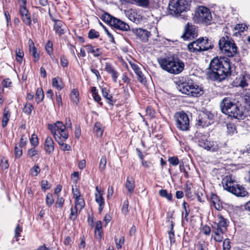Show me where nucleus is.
<instances>
[{"label":"nucleus","mask_w":250,"mask_h":250,"mask_svg":"<svg viewBox=\"0 0 250 250\" xmlns=\"http://www.w3.org/2000/svg\"><path fill=\"white\" fill-rule=\"evenodd\" d=\"M231 72L229 59L216 57L211 60L207 74L211 80L221 82L230 75Z\"/></svg>","instance_id":"1"},{"label":"nucleus","mask_w":250,"mask_h":250,"mask_svg":"<svg viewBox=\"0 0 250 250\" xmlns=\"http://www.w3.org/2000/svg\"><path fill=\"white\" fill-rule=\"evenodd\" d=\"M47 128L53 135L56 141L61 146L62 151L71 150V146L64 143L68 138V132L65 129L62 122L57 121L55 124H48Z\"/></svg>","instance_id":"2"},{"label":"nucleus","mask_w":250,"mask_h":250,"mask_svg":"<svg viewBox=\"0 0 250 250\" xmlns=\"http://www.w3.org/2000/svg\"><path fill=\"white\" fill-rule=\"evenodd\" d=\"M178 83L179 90L188 97L198 98L204 94L203 86L196 84L190 79L186 80L182 77Z\"/></svg>","instance_id":"3"},{"label":"nucleus","mask_w":250,"mask_h":250,"mask_svg":"<svg viewBox=\"0 0 250 250\" xmlns=\"http://www.w3.org/2000/svg\"><path fill=\"white\" fill-rule=\"evenodd\" d=\"M229 225V221L225 218L221 213H219L215 220L212 222L211 227L214 234L213 240L218 242L222 241L223 235L228 231Z\"/></svg>","instance_id":"4"},{"label":"nucleus","mask_w":250,"mask_h":250,"mask_svg":"<svg viewBox=\"0 0 250 250\" xmlns=\"http://www.w3.org/2000/svg\"><path fill=\"white\" fill-rule=\"evenodd\" d=\"M222 184L225 190L237 197H243L249 194L247 189L238 184L231 175H226L222 180Z\"/></svg>","instance_id":"5"},{"label":"nucleus","mask_w":250,"mask_h":250,"mask_svg":"<svg viewBox=\"0 0 250 250\" xmlns=\"http://www.w3.org/2000/svg\"><path fill=\"white\" fill-rule=\"evenodd\" d=\"M198 146L208 151L215 152L221 147V144L218 141L210 140L209 135L196 131L192 139Z\"/></svg>","instance_id":"6"},{"label":"nucleus","mask_w":250,"mask_h":250,"mask_svg":"<svg viewBox=\"0 0 250 250\" xmlns=\"http://www.w3.org/2000/svg\"><path fill=\"white\" fill-rule=\"evenodd\" d=\"M214 45L211 40L207 37H202L188 45V49L190 53L202 52L211 49Z\"/></svg>","instance_id":"7"},{"label":"nucleus","mask_w":250,"mask_h":250,"mask_svg":"<svg viewBox=\"0 0 250 250\" xmlns=\"http://www.w3.org/2000/svg\"><path fill=\"white\" fill-rule=\"evenodd\" d=\"M218 44L221 52L229 57H233L237 52V47L234 41L228 36L221 38Z\"/></svg>","instance_id":"8"},{"label":"nucleus","mask_w":250,"mask_h":250,"mask_svg":"<svg viewBox=\"0 0 250 250\" xmlns=\"http://www.w3.org/2000/svg\"><path fill=\"white\" fill-rule=\"evenodd\" d=\"M191 3V0H177L175 2L170 1L168 5L169 13L173 16H180L181 13L190 9Z\"/></svg>","instance_id":"9"},{"label":"nucleus","mask_w":250,"mask_h":250,"mask_svg":"<svg viewBox=\"0 0 250 250\" xmlns=\"http://www.w3.org/2000/svg\"><path fill=\"white\" fill-rule=\"evenodd\" d=\"M101 19L104 22L109 25L114 27L117 29L127 31L130 30V27L128 24L117 19L107 12H104L101 16Z\"/></svg>","instance_id":"10"},{"label":"nucleus","mask_w":250,"mask_h":250,"mask_svg":"<svg viewBox=\"0 0 250 250\" xmlns=\"http://www.w3.org/2000/svg\"><path fill=\"white\" fill-rule=\"evenodd\" d=\"M193 19L197 22L209 25L211 23L212 16L208 8L200 6L196 9Z\"/></svg>","instance_id":"11"},{"label":"nucleus","mask_w":250,"mask_h":250,"mask_svg":"<svg viewBox=\"0 0 250 250\" xmlns=\"http://www.w3.org/2000/svg\"><path fill=\"white\" fill-rule=\"evenodd\" d=\"M174 118L175 125L177 128L182 131H187L189 129V119L187 113L184 111L176 112Z\"/></svg>","instance_id":"12"},{"label":"nucleus","mask_w":250,"mask_h":250,"mask_svg":"<svg viewBox=\"0 0 250 250\" xmlns=\"http://www.w3.org/2000/svg\"><path fill=\"white\" fill-rule=\"evenodd\" d=\"M48 14L50 20L54 22L53 30L56 35L61 37L65 34L68 29L65 22L62 20L57 19L56 17L51 13L50 9H49Z\"/></svg>","instance_id":"13"},{"label":"nucleus","mask_w":250,"mask_h":250,"mask_svg":"<svg viewBox=\"0 0 250 250\" xmlns=\"http://www.w3.org/2000/svg\"><path fill=\"white\" fill-rule=\"evenodd\" d=\"M214 122V115L211 112L207 111L199 114L196 125L198 127H207L213 124Z\"/></svg>","instance_id":"14"},{"label":"nucleus","mask_w":250,"mask_h":250,"mask_svg":"<svg viewBox=\"0 0 250 250\" xmlns=\"http://www.w3.org/2000/svg\"><path fill=\"white\" fill-rule=\"evenodd\" d=\"M198 36V30L195 26L188 22L184 27V32L181 38L184 41H188L194 39Z\"/></svg>","instance_id":"15"},{"label":"nucleus","mask_w":250,"mask_h":250,"mask_svg":"<svg viewBox=\"0 0 250 250\" xmlns=\"http://www.w3.org/2000/svg\"><path fill=\"white\" fill-rule=\"evenodd\" d=\"M208 200L210 206L213 207L217 210L221 211L224 208V203L216 193L210 192L209 196H208Z\"/></svg>","instance_id":"16"},{"label":"nucleus","mask_w":250,"mask_h":250,"mask_svg":"<svg viewBox=\"0 0 250 250\" xmlns=\"http://www.w3.org/2000/svg\"><path fill=\"white\" fill-rule=\"evenodd\" d=\"M100 88L102 96L105 100V102L110 107L112 108L117 102V100L113 97L109 88L101 86Z\"/></svg>","instance_id":"17"},{"label":"nucleus","mask_w":250,"mask_h":250,"mask_svg":"<svg viewBox=\"0 0 250 250\" xmlns=\"http://www.w3.org/2000/svg\"><path fill=\"white\" fill-rule=\"evenodd\" d=\"M175 57L176 56L173 55L164 58L161 57L158 59V62L162 69L169 73V70L172 66V64Z\"/></svg>","instance_id":"18"},{"label":"nucleus","mask_w":250,"mask_h":250,"mask_svg":"<svg viewBox=\"0 0 250 250\" xmlns=\"http://www.w3.org/2000/svg\"><path fill=\"white\" fill-rule=\"evenodd\" d=\"M185 68V63L176 56L172 64V66L169 70V73L172 74H178L182 72Z\"/></svg>","instance_id":"19"},{"label":"nucleus","mask_w":250,"mask_h":250,"mask_svg":"<svg viewBox=\"0 0 250 250\" xmlns=\"http://www.w3.org/2000/svg\"><path fill=\"white\" fill-rule=\"evenodd\" d=\"M129 64L136 75L138 81L141 84L144 85H146L147 84L146 78L143 73L139 65L132 62H129Z\"/></svg>","instance_id":"20"},{"label":"nucleus","mask_w":250,"mask_h":250,"mask_svg":"<svg viewBox=\"0 0 250 250\" xmlns=\"http://www.w3.org/2000/svg\"><path fill=\"white\" fill-rule=\"evenodd\" d=\"M19 14L23 22L26 25L31 26L32 24L31 14L26 6L19 7Z\"/></svg>","instance_id":"21"},{"label":"nucleus","mask_w":250,"mask_h":250,"mask_svg":"<svg viewBox=\"0 0 250 250\" xmlns=\"http://www.w3.org/2000/svg\"><path fill=\"white\" fill-rule=\"evenodd\" d=\"M230 117L237 119H242L243 116V113L239 107L235 104L231 107V109L226 114Z\"/></svg>","instance_id":"22"},{"label":"nucleus","mask_w":250,"mask_h":250,"mask_svg":"<svg viewBox=\"0 0 250 250\" xmlns=\"http://www.w3.org/2000/svg\"><path fill=\"white\" fill-rule=\"evenodd\" d=\"M88 54H91L94 57L98 58L103 55L102 49L92 45L91 44H86L83 46Z\"/></svg>","instance_id":"23"},{"label":"nucleus","mask_w":250,"mask_h":250,"mask_svg":"<svg viewBox=\"0 0 250 250\" xmlns=\"http://www.w3.org/2000/svg\"><path fill=\"white\" fill-rule=\"evenodd\" d=\"M137 38L144 42H146L148 41V38L150 36V32L146 30L138 28L134 32Z\"/></svg>","instance_id":"24"},{"label":"nucleus","mask_w":250,"mask_h":250,"mask_svg":"<svg viewBox=\"0 0 250 250\" xmlns=\"http://www.w3.org/2000/svg\"><path fill=\"white\" fill-rule=\"evenodd\" d=\"M231 100V99L229 97H225L221 102L220 106L221 108L222 112L226 114L228 111H229L231 109V107L234 105Z\"/></svg>","instance_id":"25"},{"label":"nucleus","mask_w":250,"mask_h":250,"mask_svg":"<svg viewBox=\"0 0 250 250\" xmlns=\"http://www.w3.org/2000/svg\"><path fill=\"white\" fill-rule=\"evenodd\" d=\"M43 149L48 154L52 153L55 150V143L50 136H47L45 140Z\"/></svg>","instance_id":"26"},{"label":"nucleus","mask_w":250,"mask_h":250,"mask_svg":"<svg viewBox=\"0 0 250 250\" xmlns=\"http://www.w3.org/2000/svg\"><path fill=\"white\" fill-rule=\"evenodd\" d=\"M29 51L30 54L33 58V62H38L40 58V54L39 52H38L34 43L31 39L29 40Z\"/></svg>","instance_id":"27"},{"label":"nucleus","mask_w":250,"mask_h":250,"mask_svg":"<svg viewBox=\"0 0 250 250\" xmlns=\"http://www.w3.org/2000/svg\"><path fill=\"white\" fill-rule=\"evenodd\" d=\"M104 69L107 73L111 75L113 82L117 83L119 73L115 69L114 66L110 63L106 62Z\"/></svg>","instance_id":"28"},{"label":"nucleus","mask_w":250,"mask_h":250,"mask_svg":"<svg viewBox=\"0 0 250 250\" xmlns=\"http://www.w3.org/2000/svg\"><path fill=\"white\" fill-rule=\"evenodd\" d=\"M104 236V232L101 221H97L96 223L94 230V237L99 242H101Z\"/></svg>","instance_id":"29"},{"label":"nucleus","mask_w":250,"mask_h":250,"mask_svg":"<svg viewBox=\"0 0 250 250\" xmlns=\"http://www.w3.org/2000/svg\"><path fill=\"white\" fill-rule=\"evenodd\" d=\"M125 187L127 189L129 194L130 195H132L135 188V181L132 176L127 177Z\"/></svg>","instance_id":"30"},{"label":"nucleus","mask_w":250,"mask_h":250,"mask_svg":"<svg viewBox=\"0 0 250 250\" xmlns=\"http://www.w3.org/2000/svg\"><path fill=\"white\" fill-rule=\"evenodd\" d=\"M136 151L138 157L141 160L142 166L146 168L149 169L152 165L151 162L149 161H146L144 159L145 155L143 154L140 148H136Z\"/></svg>","instance_id":"31"},{"label":"nucleus","mask_w":250,"mask_h":250,"mask_svg":"<svg viewBox=\"0 0 250 250\" xmlns=\"http://www.w3.org/2000/svg\"><path fill=\"white\" fill-rule=\"evenodd\" d=\"M70 98L71 101L74 104L78 105L80 102V95L79 92L77 88H73L70 94Z\"/></svg>","instance_id":"32"},{"label":"nucleus","mask_w":250,"mask_h":250,"mask_svg":"<svg viewBox=\"0 0 250 250\" xmlns=\"http://www.w3.org/2000/svg\"><path fill=\"white\" fill-rule=\"evenodd\" d=\"M52 84L53 87H55L58 90H61L64 87L62 79L59 77H55L52 79Z\"/></svg>","instance_id":"33"},{"label":"nucleus","mask_w":250,"mask_h":250,"mask_svg":"<svg viewBox=\"0 0 250 250\" xmlns=\"http://www.w3.org/2000/svg\"><path fill=\"white\" fill-rule=\"evenodd\" d=\"M11 116V113L10 112L8 107H5L3 110V113L2 120V126L5 127L8 124Z\"/></svg>","instance_id":"34"},{"label":"nucleus","mask_w":250,"mask_h":250,"mask_svg":"<svg viewBox=\"0 0 250 250\" xmlns=\"http://www.w3.org/2000/svg\"><path fill=\"white\" fill-rule=\"evenodd\" d=\"M93 131L97 137H101L103 135L104 127L100 122H96L93 127Z\"/></svg>","instance_id":"35"},{"label":"nucleus","mask_w":250,"mask_h":250,"mask_svg":"<svg viewBox=\"0 0 250 250\" xmlns=\"http://www.w3.org/2000/svg\"><path fill=\"white\" fill-rule=\"evenodd\" d=\"M15 60L17 63L21 64L22 63L24 55V51L22 48H16L15 50Z\"/></svg>","instance_id":"36"},{"label":"nucleus","mask_w":250,"mask_h":250,"mask_svg":"<svg viewBox=\"0 0 250 250\" xmlns=\"http://www.w3.org/2000/svg\"><path fill=\"white\" fill-rule=\"evenodd\" d=\"M168 221L170 222V220H168ZM170 224H170V230L168 231V234L169 239L170 240V245H172L174 243H175V238L174 230V223L172 220H171Z\"/></svg>","instance_id":"37"},{"label":"nucleus","mask_w":250,"mask_h":250,"mask_svg":"<svg viewBox=\"0 0 250 250\" xmlns=\"http://www.w3.org/2000/svg\"><path fill=\"white\" fill-rule=\"evenodd\" d=\"M44 97L43 89L42 87H38L36 91L35 96V100L37 104L41 103Z\"/></svg>","instance_id":"38"},{"label":"nucleus","mask_w":250,"mask_h":250,"mask_svg":"<svg viewBox=\"0 0 250 250\" xmlns=\"http://www.w3.org/2000/svg\"><path fill=\"white\" fill-rule=\"evenodd\" d=\"M96 189L97 190L98 193H95V201L99 205L104 204V199L103 196V191L102 190H99L98 187H96Z\"/></svg>","instance_id":"39"},{"label":"nucleus","mask_w":250,"mask_h":250,"mask_svg":"<svg viewBox=\"0 0 250 250\" xmlns=\"http://www.w3.org/2000/svg\"><path fill=\"white\" fill-rule=\"evenodd\" d=\"M179 169L181 172L184 173V176L185 178L188 179L189 177L188 170H190V167L189 165H184V163L182 162L179 165Z\"/></svg>","instance_id":"40"},{"label":"nucleus","mask_w":250,"mask_h":250,"mask_svg":"<svg viewBox=\"0 0 250 250\" xmlns=\"http://www.w3.org/2000/svg\"><path fill=\"white\" fill-rule=\"evenodd\" d=\"M227 133L229 135H232L235 133H237L236 125L234 123H228L226 124Z\"/></svg>","instance_id":"41"},{"label":"nucleus","mask_w":250,"mask_h":250,"mask_svg":"<svg viewBox=\"0 0 250 250\" xmlns=\"http://www.w3.org/2000/svg\"><path fill=\"white\" fill-rule=\"evenodd\" d=\"M182 207L185 211L184 212H182V218L184 219L186 221H188V216L189 215L190 212L189 206L187 202L184 201L182 204Z\"/></svg>","instance_id":"42"},{"label":"nucleus","mask_w":250,"mask_h":250,"mask_svg":"<svg viewBox=\"0 0 250 250\" xmlns=\"http://www.w3.org/2000/svg\"><path fill=\"white\" fill-rule=\"evenodd\" d=\"M146 116L149 118V119H153L156 116V111L155 109L151 105L146 107Z\"/></svg>","instance_id":"43"},{"label":"nucleus","mask_w":250,"mask_h":250,"mask_svg":"<svg viewBox=\"0 0 250 250\" xmlns=\"http://www.w3.org/2000/svg\"><path fill=\"white\" fill-rule=\"evenodd\" d=\"M159 195L161 197L166 198L169 201H172V194L171 193H168L166 189H160L159 191Z\"/></svg>","instance_id":"44"},{"label":"nucleus","mask_w":250,"mask_h":250,"mask_svg":"<svg viewBox=\"0 0 250 250\" xmlns=\"http://www.w3.org/2000/svg\"><path fill=\"white\" fill-rule=\"evenodd\" d=\"M34 109L33 105L29 102H26L23 108V112L27 115L30 116Z\"/></svg>","instance_id":"45"},{"label":"nucleus","mask_w":250,"mask_h":250,"mask_svg":"<svg viewBox=\"0 0 250 250\" xmlns=\"http://www.w3.org/2000/svg\"><path fill=\"white\" fill-rule=\"evenodd\" d=\"M30 143L32 147H37L39 144V138L38 136L35 133L31 135L29 139Z\"/></svg>","instance_id":"46"},{"label":"nucleus","mask_w":250,"mask_h":250,"mask_svg":"<svg viewBox=\"0 0 250 250\" xmlns=\"http://www.w3.org/2000/svg\"><path fill=\"white\" fill-rule=\"evenodd\" d=\"M45 49L48 55L50 56L53 54V42L50 40H48L45 44Z\"/></svg>","instance_id":"47"},{"label":"nucleus","mask_w":250,"mask_h":250,"mask_svg":"<svg viewBox=\"0 0 250 250\" xmlns=\"http://www.w3.org/2000/svg\"><path fill=\"white\" fill-rule=\"evenodd\" d=\"M9 167V164L8 163V159L2 156L0 159V167L1 169L2 170H5L6 169H8V168Z\"/></svg>","instance_id":"48"},{"label":"nucleus","mask_w":250,"mask_h":250,"mask_svg":"<svg viewBox=\"0 0 250 250\" xmlns=\"http://www.w3.org/2000/svg\"><path fill=\"white\" fill-rule=\"evenodd\" d=\"M106 163L107 160L106 156L105 155L102 156L101 158L99 166V169L101 172H103L105 170Z\"/></svg>","instance_id":"49"},{"label":"nucleus","mask_w":250,"mask_h":250,"mask_svg":"<svg viewBox=\"0 0 250 250\" xmlns=\"http://www.w3.org/2000/svg\"><path fill=\"white\" fill-rule=\"evenodd\" d=\"M41 168L38 164H35L30 169L31 174L33 176H37L41 172Z\"/></svg>","instance_id":"50"},{"label":"nucleus","mask_w":250,"mask_h":250,"mask_svg":"<svg viewBox=\"0 0 250 250\" xmlns=\"http://www.w3.org/2000/svg\"><path fill=\"white\" fill-rule=\"evenodd\" d=\"M75 206L74 207H77L79 206L80 207V209H82L85 206V202L82 196L79 197L78 198H75Z\"/></svg>","instance_id":"51"},{"label":"nucleus","mask_w":250,"mask_h":250,"mask_svg":"<svg viewBox=\"0 0 250 250\" xmlns=\"http://www.w3.org/2000/svg\"><path fill=\"white\" fill-rule=\"evenodd\" d=\"M168 162L169 163L170 166H177L178 165H180V162L179 159L177 156H171L169 157L167 160Z\"/></svg>","instance_id":"52"},{"label":"nucleus","mask_w":250,"mask_h":250,"mask_svg":"<svg viewBox=\"0 0 250 250\" xmlns=\"http://www.w3.org/2000/svg\"><path fill=\"white\" fill-rule=\"evenodd\" d=\"M36 147H32L28 149L27 151V155L29 158H32L33 157L38 155L39 151L36 148Z\"/></svg>","instance_id":"53"},{"label":"nucleus","mask_w":250,"mask_h":250,"mask_svg":"<svg viewBox=\"0 0 250 250\" xmlns=\"http://www.w3.org/2000/svg\"><path fill=\"white\" fill-rule=\"evenodd\" d=\"M78 207H74L71 208V212L69 215V218L70 220L75 221L77 218L78 216Z\"/></svg>","instance_id":"54"},{"label":"nucleus","mask_w":250,"mask_h":250,"mask_svg":"<svg viewBox=\"0 0 250 250\" xmlns=\"http://www.w3.org/2000/svg\"><path fill=\"white\" fill-rule=\"evenodd\" d=\"M54 202L53 195L51 193H47L45 198V203L47 207H51Z\"/></svg>","instance_id":"55"},{"label":"nucleus","mask_w":250,"mask_h":250,"mask_svg":"<svg viewBox=\"0 0 250 250\" xmlns=\"http://www.w3.org/2000/svg\"><path fill=\"white\" fill-rule=\"evenodd\" d=\"M22 147L15 144L14 148V155L16 159H19L22 155Z\"/></svg>","instance_id":"56"},{"label":"nucleus","mask_w":250,"mask_h":250,"mask_svg":"<svg viewBox=\"0 0 250 250\" xmlns=\"http://www.w3.org/2000/svg\"><path fill=\"white\" fill-rule=\"evenodd\" d=\"M27 143V137L25 134H23L21 135V138L19 143L16 144V145H18L19 146L24 147L26 146Z\"/></svg>","instance_id":"57"},{"label":"nucleus","mask_w":250,"mask_h":250,"mask_svg":"<svg viewBox=\"0 0 250 250\" xmlns=\"http://www.w3.org/2000/svg\"><path fill=\"white\" fill-rule=\"evenodd\" d=\"M201 226L200 229L201 232L207 236H209L211 232L210 227L207 224L203 225L202 224Z\"/></svg>","instance_id":"58"},{"label":"nucleus","mask_w":250,"mask_h":250,"mask_svg":"<svg viewBox=\"0 0 250 250\" xmlns=\"http://www.w3.org/2000/svg\"><path fill=\"white\" fill-rule=\"evenodd\" d=\"M129 208V201L128 199H126L124 201L123 205L122 208V213L125 215H126L129 211L128 209Z\"/></svg>","instance_id":"59"},{"label":"nucleus","mask_w":250,"mask_h":250,"mask_svg":"<svg viewBox=\"0 0 250 250\" xmlns=\"http://www.w3.org/2000/svg\"><path fill=\"white\" fill-rule=\"evenodd\" d=\"M100 36L99 32L94 29H91L89 31L88 37L90 39L98 38Z\"/></svg>","instance_id":"60"},{"label":"nucleus","mask_w":250,"mask_h":250,"mask_svg":"<svg viewBox=\"0 0 250 250\" xmlns=\"http://www.w3.org/2000/svg\"><path fill=\"white\" fill-rule=\"evenodd\" d=\"M191 186H192V184H188L187 183H186L185 185V187H186L185 190V195H186V197L188 198H191L192 196V192H191Z\"/></svg>","instance_id":"61"},{"label":"nucleus","mask_w":250,"mask_h":250,"mask_svg":"<svg viewBox=\"0 0 250 250\" xmlns=\"http://www.w3.org/2000/svg\"><path fill=\"white\" fill-rule=\"evenodd\" d=\"M138 5L143 7H147L149 4V0H132Z\"/></svg>","instance_id":"62"},{"label":"nucleus","mask_w":250,"mask_h":250,"mask_svg":"<svg viewBox=\"0 0 250 250\" xmlns=\"http://www.w3.org/2000/svg\"><path fill=\"white\" fill-rule=\"evenodd\" d=\"M1 85L4 88H11L12 87V82L10 78H5L2 81Z\"/></svg>","instance_id":"63"},{"label":"nucleus","mask_w":250,"mask_h":250,"mask_svg":"<svg viewBox=\"0 0 250 250\" xmlns=\"http://www.w3.org/2000/svg\"><path fill=\"white\" fill-rule=\"evenodd\" d=\"M64 199L63 197L57 196V199L55 202V206L56 208L62 209L64 203Z\"/></svg>","instance_id":"64"}]
</instances>
